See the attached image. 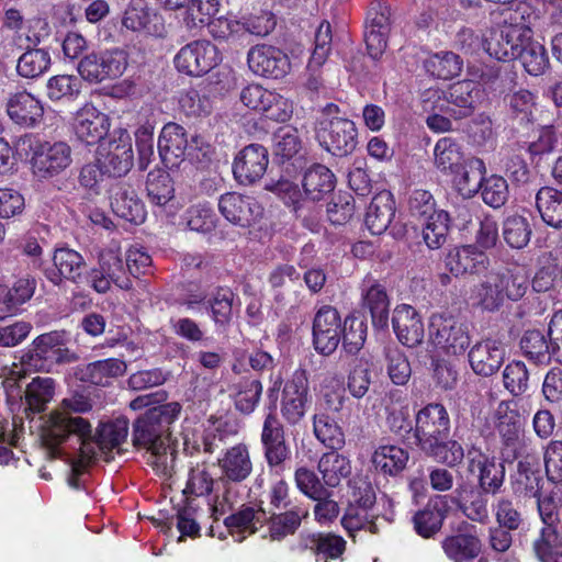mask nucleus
Wrapping results in <instances>:
<instances>
[{"label":"nucleus","mask_w":562,"mask_h":562,"mask_svg":"<svg viewBox=\"0 0 562 562\" xmlns=\"http://www.w3.org/2000/svg\"><path fill=\"white\" fill-rule=\"evenodd\" d=\"M434 162L443 173L460 171L464 162L460 145L451 137L440 138L434 148Z\"/></svg>","instance_id":"obj_43"},{"label":"nucleus","mask_w":562,"mask_h":562,"mask_svg":"<svg viewBox=\"0 0 562 562\" xmlns=\"http://www.w3.org/2000/svg\"><path fill=\"white\" fill-rule=\"evenodd\" d=\"M91 401L82 394L64 398L49 414L42 435L44 445L50 450H55L70 437H76L81 450L91 456L94 452L93 445L89 440L91 439V424L79 415L91 411Z\"/></svg>","instance_id":"obj_1"},{"label":"nucleus","mask_w":562,"mask_h":562,"mask_svg":"<svg viewBox=\"0 0 562 562\" xmlns=\"http://www.w3.org/2000/svg\"><path fill=\"white\" fill-rule=\"evenodd\" d=\"M520 348L526 357L536 362L544 363L553 358L547 335L538 329L527 330L524 334Z\"/></svg>","instance_id":"obj_60"},{"label":"nucleus","mask_w":562,"mask_h":562,"mask_svg":"<svg viewBox=\"0 0 562 562\" xmlns=\"http://www.w3.org/2000/svg\"><path fill=\"white\" fill-rule=\"evenodd\" d=\"M52 64L48 50L33 48L24 52L18 59L16 71L23 78H37L46 72Z\"/></svg>","instance_id":"obj_51"},{"label":"nucleus","mask_w":562,"mask_h":562,"mask_svg":"<svg viewBox=\"0 0 562 562\" xmlns=\"http://www.w3.org/2000/svg\"><path fill=\"white\" fill-rule=\"evenodd\" d=\"M95 160L109 176L126 175L134 161L131 135L124 130L114 131L108 142L99 145Z\"/></svg>","instance_id":"obj_10"},{"label":"nucleus","mask_w":562,"mask_h":562,"mask_svg":"<svg viewBox=\"0 0 562 562\" xmlns=\"http://www.w3.org/2000/svg\"><path fill=\"white\" fill-rule=\"evenodd\" d=\"M531 37L532 30L525 13L515 10L505 14L499 23L486 31L481 45L491 57L507 61L516 59Z\"/></svg>","instance_id":"obj_2"},{"label":"nucleus","mask_w":562,"mask_h":562,"mask_svg":"<svg viewBox=\"0 0 562 562\" xmlns=\"http://www.w3.org/2000/svg\"><path fill=\"white\" fill-rule=\"evenodd\" d=\"M479 95L480 90L473 80L459 81L447 90L432 92L436 103L432 109L460 120L472 114Z\"/></svg>","instance_id":"obj_13"},{"label":"nucleus","mask_w":562,"mask_h":562,"mask_svg":"<svg viewBox=\"0 0 562 562\" xmlns=\"http://www.w3.org/2000/svg\"><path fill=\"white\" fill-rule=\"evenodd\" d=\"M128 66V54L119 47L85 55L77 65L81 79L101 83L120 78Z\"/></svg>","instance_id":"obj_6"},{"label":"nucleus","mask_w":562,"mask_h":562,"mask_svg":"<svg viewBox=\"0 0 562 562\" xmlns=\"http://www.w3.org/2000/svg\"><path fill=\"white\" fill-rule=\"evenodd\" d=\"M468 357L472 370L477 375L491 376L504 362L505 347L497 339H483L470 349Z\"/></svg>","instance_id":"obj_28"},{"label":"nucleus","mask_w":562,"mask_h":562,"mask_svg":"<svg viewBox=\"0 0 562 562\" xmlns=\"http://www.w3.org/2000/svg\"><path fill=\"white\" fill-rule=\"evenodd\" d=\"M450 431V418L441 404H428L416 415L415 437L423 451L446 440Z\"/></svg>","instance_id":"obj_15"},{"label":"nucleus","mask_w":562,"mask_h":562,"mask_svg":"<svg viewBox=\"0 0 562 562\" xmlns=\"http://www.w3.org/2000/svg\"><path fill=\"white\" fill-rule=\"evenodd\" d=\"M215 484L211 470L206 463H198L188 473V480L183 490L184 495L195 497L211 494Z\"/></svg>","instance_id":"obj_63"},{"label":"nucleus","mask_w":562,"mask_h":562,"mask_svg":"<svg viewBox=\"0 0 562 562\" xmlns=\"http://www.w3.org/2000/svg\"><path fill=\"white\" fill-rule=\"evenodd\" d=\"M395 214L394 200L389 191L378 193L368 206L366 225L373 235L386 231Z\"/></svg>","instance_id":"obj_34"},{"label":"nucleus","mask_w":562,"mask_h":562,"mask_svg":"<svg viewBox=\"0 0 562 562\" xmlns=\"http://www.w3.org/2000/svg\"><path fill=\"white\" fill-rule=\"evenodd\" d=\"M335 183V175L329 168L321 164H314L307 168L302 179L304 193L312 201H319L330 193Z\"/></svg>","instance_id":"obj_37"},{"label":"nucleus","mask_w":562,"mask_h":562,"mask_svg":"<svg viewBox=\"0 0 562 562\" xmlns=\"http://www.w3.org/2000/svg\"><path fill=\"white\" fill-rule=\"evenodd\" d=\"M517 58L520 59L525 70L531 76L542 75L550 65L546 47L532 38L522 47Z\"/></svg>","instance_id":"obj_57"},{"label":"nucleus","mask_w":562,"mask_h":562,"mask_svg":"<svg viewBox=\"0 0 562 562\" xmlns=\"http://www.w3.org/2000/svg\"><path fill=\"white\" fill-rule=\"evenodd\" d=\"M65 333L50 331L36 337L23 353L21 362L30 369L47 370L52 364L67 360Z\"/></svg>","instance_id":"obj_11"},{"label":"nucleus","mask_w":562,"mask_h":562,"mask_svg":"<svg viewBox=\"0 0 562 562\" xmlns=\"http://www.w3.org/2000/svg\"><path fill=\"white\" fill-rule=\"evenodd\" d=\"M362 307L368 310L374 326L383 328L387 326L390 313V299L385 286L367 274L360 285Z\"/></svg>","instance_id":"obj_27"},{"label":"nucleus","mask_w":562,"mask_h":562,"mask_svg":"<svg viewBox=\"0 0 562 562\" xmlns=\"http://www.w3.org/2000/svg\"><path fill=\"white\" fill-rule=\"evenodd\" d=\"M218 211L229 223L250 227L261 218L263 210L251 196L227 192L218 199Z\"/></svg>","instance_id":"obj_22"},{"label":"nucleus","mask_w":562,"mask_h":562,"mask_svg":"<svg viewBox=\"0 0 562 562\" xmlns=\"http://www.w3.org/2000/svg\"><path fill=\"white\" fill-rule=\"evenodd\" d=\"M447 507L445 497L438 496L430 499L425 508L417 512L413 518L416 532L424 538L437 533L441 529Z\"/></svg>","instance_id":"obj_35"},{"label":"nucleus","mask_w":562,"mask_h":562,"mask_svg":"<svg viewBox=\"0 0 562 562\" xmlns=\"http://www.w3.org/2000/svg\"><path fill=\"white\" fill-rule=\"evenodd\" d=\"M342 323L338 311L333 306H323L313 321V345L324 356L331 355L341 340Z\"/></svg>","instance_id":"obj_19"},{"label":"nucleus","mask_w":562,"mask_h":562,"mask_svg":"<svg viewBox=\"0 0 562 562\" xmlns=\"http://www.w3.org/2000/svg\"><path fill=\"white\" fill-rule=\"evenodd\" d=\"M536 205L541 218L552 227H562V192L551 188H541L536 196Z\"/></svg>","instance_id":"obj_45"},{"label":"nucleus","mask_w":562,"mask_h":562,"mask_svg":"<svg viewBox=\"0 0 562 562\" xmlns=\"http://www.w3.org/2000/svg\"><path fill=\"white\" fill-rule=\"evenodd\" d=\"M222 60L218 48L207 40H195L179 49L173 58L176 69L184 75L200 77Z\"/></svg>","instance_id":"obj_9"},{"label":"nucleus","mask_w":562,"mask_h":562,"mask_svg":"<svg viewBox=\"0 0 562 562\" xmlns=\"http://www.w3.org/2000/svg\"><path fill=\"white\" fill-rule=\"evenodd\" d=\"M310 401L306 372L295 371L282 391L281 414L288 424L296 425L304 418Z\"/></svg>","instance_id":"obj_20"},{"label":"nucleus","mask_w":562,"mask_h":562,"mask_svg":"<svg viewBox=\"0 0 562 562\" xmlns=\"http://www.w3.org/2000/svg\"><path fill=\"white\" fill-rule=\"evenodd\" d=\"M481 540L474 535H457L442 541V549L451 560L463 562L475 559L481 552Z\"/></svg>","instance_id":"obj_46"},{"label":"nucleus","mask_w":562,"mask_h":562,"mask_svg":"<svg viewBox=\"0 0 562 562\" xmlns=\"http://www.w3.org/2000/svg\"><path fill=\"white\" fill-rule=\"evenodd\" d=\"M385 370L391 381L396 385H404L411 378L412 368L405 353L395 346L384 349Z\"/></svg>","instance_id":"obj_59"},{"label":"nucleus","mask_w":562,"mask_h":562,"mask_svg":"<svg viewBox=\"0 0 562 562\" xmlns=\"http://www.w3.org/2000/svg\"><path fill=\"white\" fill-rule=\"evenodd\" d=\"M128 434V422L125 418H116L100 424L97 434L91 435L93 453L86 454L79 446L80 457L85 462H91L98 458L99 454L104 456L108 460V454L113 450L120 452L121 446L126 441Z\"/></svg>","instance_id":"obj_24"},{"label":"nucleus","mask_w":562,"mask_h":562,"mask_svg":"<svg viewBox=\"0 0 562 562\" xmlns=\"http://www.w3.org/2000/svg\"><path fill=\"white\" fill-rule=\"evenodd\" d=\"M111 207L119 217L136 225L144 223L147 214L134 188L123 182L112 189Z\"/></svg>","instance_id":"obj_31"},{"label":"nucleus","mask_w":562,"mask_h":562,"mask_svg":"<svg viewBox=\"0 0 562 562\" xmlns=\"http://www.w3.org/2000/svg\"><path fill=\"white\" fill-rule=\"evenodd\" d=\"M53 262L56 270L48 272L47 277L54 284H59L63 279L77 281L81 277L85 267L83 257L70 248L56 249Z\"/></svg>","instance_id":"obj_36"},{"label":"nucleus","mask_w":562,"mask_h":562,"mask_svg":"<svg viewBox=\"0 0 562 562\" xmlns=\"http://www.w3.org/2000/svg\"><path fill=\"white\" fill-rule=\"evenodd\" d=\"M525 293V288L518 278L508 270L490 271L484 279L473 289L472 300L474 304L486 311L498 310L506 299L518 300Z\"/></svg>","instance_id":"obj_4"},{"label":"nucleus","mask_w":562,"mask_h":562,"mask_svg":"<svg viewBox=\"0 0 562 562\" xmlns=\"http://www.w3.org/2000/svg\"><path fill=\"white\" fill-rule=\"evenodd\" d=\"M423 228V238L429 249H439L447 240L449 232V216L445 211L431 213L426 217Z\"/></svg>","instance_id":"obj_58"},{"label":"nucleus","mask_w":562,"mask_h":562,"mask_svg":"<svg viewBox=\"0 0 562 562\" xmlns=\"http://www.w3.org/2000/svg\"><path fill=\"white\" fill-rule=\"evenodd\" d=\"M496 428L506 449L513 452L516 458V451L520 447V424L518 415L510 409L509 404L501 402L496 409Z\"/></svg>","instance_id":"obj_41"},{"label":"nucleus","mask_w":562,"mask_h":562,"mask_svg":"<svg viewBox=\"0 0 562 562\" xmlns=\"http://www.w3.org/2000/svg\"><path fill=\"white\" fill-rule=\"evenodd\" d=\"M308 509L304 506H293L283 513L273 514L268 519V532L271 540H282L295 533L302 520L308 517Z\"/></svg>","instance_id":"obj_39"},{"label":"nucleus","mask_w":562,"mask_h":562,"mask_svg":"<svg viewBox=\"0 0 562 562\" xmlns=\"http://www.w3.org/2000/svg\"><path fill=\"white\" fill-rule=\"evenodd\" d=\"M488 494L476 487L462 488L458 491L459 508L470 520L487 524L490 520Z\"/></svg>","instance_id":"obj_40"},{"label":"nucleus","mask_w":562,"mask_h":562,"mask_svg":"<svg viewBox=\"0 0 562 562\" xmlns=\"http://www.w3.org/2000/svg\"><path fill=\"white\" fill-rule=\"evenodd\" d=\"M331 26L329 22L323 21L314 36V47L306 65L307 71L322 69L331 52Z\"/></svg>","instance_id":"obj_55"},{"label":"nucleus","mask_w":562,"mask_h":562,"mask_svg":"<svg viewBox=\"0 0 562 562\" xmlns=\"http://www.w3.org/2000/svg\"><path fill=\"white\" fill-rule=\"evenodd\" d=\"M378 514L373 509L361 508L357 505H348L342 518L341 525L350 537L360 530L369 531L372 535L379 532V527L375 524Z\"/></svg>","instance_id":"obj_49"},{"label":"nucleus","mask_w":562,"mask_h":562,"mask_svg":"<svg viewBox=\"0 0 562 562\" xmlns=\"http://www.w3.org/2000/svg\"><path fill=\"white\" fill-rule=\"evenodd\" d=\"M221 476L229 481L244 482L254 471L249 448L246 443H237L226 449L217 459Z\"/></svg>","instance_id":"obj_30"},{"label":"nucleus","mask_w":562,"mask_h":562,"mask_svg":"<svg viewBox=\"0 0 562 562\" xmlns=\"http://www.w3.org/2000/svg\"><path fill=\"white\" fill-rule=\"evenodd\" d=\"M98 263V268H93L89 273L91 286L97 292H108L112 283L123 290L132 288V281L126 273V265L119 246L113 245L101 250Z\"/></svg>","instance_id":"obj_8"},{"label":"nucleus","mask_w":562,"mask_h":562,"mask_svg":"<svg viewBox=\"0 0 562 562\" xmlns=\"http://www.w3.org/2000/svg\"><path fill=\"white\" fill-rule=\"evenodd\" d=\"M161 432L162 428L144 414L134 424L133 442L146 449L147 463L157 474L168 475L175 458Z\"/></svg>","instance_id":"obj_5"},{"label":"nucleus","mask_w":562,"mask_h":562,"mask_svg":"<svg viewBox=\"0 0 562 562\" xmlns=\"http://www.w3.org/2000/svg\"><path fill=\"white\" fill-rule=\"evenodd\" d=\"M261 443L269 467L280 465L289 458L290 450L285 442L283 425L278 418L276 407L270 408L265 417Z\"/></svg>","instance_id":"obj_26"},{"label":"nucleus","mask_w":562,"mask_h":562,"mask_svg":"<svg viewBox=\"0 0 562 562\" xmlns=\"http://www.w3.org/2000/svg\"><path fill=\"white\" fill-rule=\"evenodd\" d=\"M467 470L477 480V488L496 495L501 492L505 482V465L498 462L496 457L483 452L472 446L467 451Z\"/></svg>","instance_id":"obj_14"},{"label":"nucleus","mask_w":562,"mask_h":562,"mask_svg":"<svg viewBox=\"0 0 562 562\" xmlns=\"http://www.w3.org/2000/svg\"><path fill=\"white\" fill-rule=\"evenodd\" d=\"M249 69L257 76L282 79L291 70L289 56L272 45H256L247 54Z\"/></svg>","instance_id":"obj_17"},{"label":"nucleus","mask_w":562,"mask_h":562,"mask_svg":"<svg viewBox=\"0 0 562 562\" xmlns=\"http://www.w3.org/2000/svg\"><path fill=\"white\" fill-rule=\"evenodd\" d=\"M532 229L529 221L521 215H510L503 223V237L506 244L516 249L526 247L530 240Z\"/></svg>","instance_id":"obj_56"},{"label":"nucleus","mask_w":562,"mask_h":562,"mask_svg":"<svg viewBox=\"0 0 562 562\" xmlns=\"http://www.w3.org/2000/svg\"><path fill=\"white\" fill-rule=\"evenodd\" d=\"M484 173V162L479 158H473L467 164L463 162L460 171L451 175L458 191L463 196L471 198L479 191Z\"/></svg>","instance_id":"obj_47"},{"label":"nucleus","mask_w":562,"mask_h":562,"mask_svg":"<svg viewBox=\"0 0 562 562\" xmlns=\"http://www.w3.org/2000/svg\"><path fill=\"white\" fill-rule=\"evenodd\" d=\"M204 145L200 135L192 136L189 143L186 128L175 122L165 124L158 138V151L167 168L179 167L189 149H203Z\"/></svg>","instance_id":"obj_12"},{"label":"nucleus","mask_w":562,"mask_h":562,"mask_svg":"<svg viewBox=\"0 0 562 562\" xmlns=\"http://www.w3.org/2000/svg\"><path fill=\"white\" fill-rule=\"evenodd\" d=\"M267 521L266 512L251 505H243L236 513L227 516L225 526L235 532L255 533Z\"/></svg>","instance_id":"obj_44"},{"label":"nucleus","mask_w":562,"mask_h":562,"mask_svg":"<svg viewBox=\"0 0 562 562\" xmlns=\"http://www.w3.org/2000/svg\"><path fill=\"white\" fill-rule=\"evenodd\" d=\"M334 103L326 104L315 122V137L319 145L335 156H347L357 146V128L352 121L339 115Z\"/></svg>","instance_id":"obj_3"},{"label":"nucleus","mask_w":562,"mask_h":562,"mask_svg":"<svg viewBox=\"0 0 562 562\" xmlns=\"http://www.w3.org/2000/svg\"><path fill=\"white\" fill-rule=\"evenodd\" d=\"M5 112L15 125L35 128L42 124L45 110L41 99L25 89H19L8 94Z\"/></svg>","instance_id":"obj_18"},{"label":"nucleus","mask_w":562,"mask_h":562,"mask_svg":"<svg viewBox=\"0 0 562 562\" xmlns=\"http://www.w3.org/2000/svg\"><path fill=\"white\" fill-rule=\"evenodd\" d=\"M126 371V363L120 359L109 358L89 363L83 372V379L95 385H108Z\"/></svg>","instance_id":"obj_48"},{"label":"nucleus","mask_w":562,"mask_h":562,"mask_svg":"<svg viewBox=\"0 0 562 562\" xmlns=\"http://www.w3.org/2000/svg\"><path fill=\"white\" fill-rule=\"evenodd\" d=\"M317 470L324 485L337 487L342 480L351 474L350 460L337 450L323 453L318 460Z\"/></svg>","instance_id":"obj_38"},{"label":"nucleus","mask_w":562,"mask_h":562,"mask_svg":"<svg viewBox=\"0 0 562 562\" xmlns=\"http://www.w3.org/2000/svg\"><path fill=\"white\" fill-rule=\"evenodd\" d=\"M540 482L539 473L520 462L510 480L513 494L524 499L536 498L540 494Z\"/></svg>","instance_id":"obj_53"},{"label":"nucleus","mask_w":562,"mask_h":562,"mask_svg":"<svg viewBox=\"0 0 562 562\" xmlns=\"http://www.w3.org/2000/svg\"><path fill=\"white\" fill-rule=\"evenodd\" d=\"M148 198L156 205L162 206L173 198V184L170 176L161 170L150 171L147 176Z\"/></svg>","instance_id":"obj_64"},{"label":"nucleus","mask_w":562,"mask_h":562,"mask_svg":"<svg viewBox=\"0 0 562 562\" xmlns=\"http://www.w3.org/2000/svg\"><path fill=\"white\" fill-rule=\"evenodd\" d=\"M488 263L486 254L473 245L456 247L446 257V267L454 277L481 273Z\"/></svg>","instance_id":"obj_32"},{"label":"nucleus","mask_w":562,"mask_h":562,"mask_svg":"<svg viewBox=\"0 0 562 562\" xmlns=\"http://www.w3.org/2000/svg\"><path fill=\"white\" fill-rule=\"evenodd\" d=\"M55 384L50 378H35L26 387V403L33 413L45 409L54 396Z\"/></svg>","instance_id":"obj_61"},{"label":"nucleus","mask_w":562,"mask_h":562,"mask_svg":"<svg viewBox=\"0 0 562 562\" xmlns=\"http://www.w3.org/2000/svg\"><path fill=\"white\" fill-rule=\"evenodd\" d=\"M392 324L397 339L407 347H415L424 339V324L411 305L401 304L393 311Z\"/></svg>","instance_id":"obj_29"},{"label":"nucleus","mask_w":562,"mask_h":562,"mask_svg":"<svg viewBox=\"0 0 562 562\" xmlns=\"http://www.w3.org/2000/svg\"><path fill=\"white\" fill-rule=\"evenodd\" d=\"M268 164V150L262 145L250 144L235 157L233 173L240 184H252L262 178Z\"/></svg>","instance_id":"obj_25"},{"label":"nucleus","mask_w":562,"mask_h":562,"mask_svg":"<svg viewBox=\"0 0 562 562\" xmlns=\"http://www.w3.org/2000/svg\"><path fill=\"white\" fill-rule=\"evenodd\" d=\"M72 150L66 142L41 144L31 159L33 173L42 179L53 178L72 162Z\"/></svg>","instance_id":"obj_16"},{"label":"nucleus","mask_w":562,"mask_h":562,"mask_svg":"<svg viewBox=\"0 0 562 562\" xmlns=\"http://www.w3.org/2000/svg\"><path fill=\"white\" fill-rule=\"evenodd\" d=\"M111 127L110 116L92 103H86L75 114L72 130L77 138L87 144L95 145L102 140Z\"/></svg>","instance_id":"obj_21"},{"label":"nucleus","mask_w":562,"mask_h":562,"mask_svg":"<svg viewBox=\"0 0 562 562\" xmlns=\"http://www.w3.org/2000/svg\"><path fill=\"white\" fill-rule=\"evenodd\" d=\"M122 25L134 33L161 37L166 32L164 20L146 0H131L124 11Z\"/></svg>","instance_id":"obj_23"},{"label":"nucleus","mask_w":562,"mask_h":562,"mask_svg":"<svg viewBox=\"0 0 562 562\" xmlns=\"http://www.w3.org/2000/svg\"><path fill=\"white\" fill-rule=\"evenodd\" d=\"M346 541L335 535H311L305 539V547L308 548L317 560L328 562L329 559L339 558L345 551Z\"/></svg>","instance_id":"obj_52"},{"label":"nucleus","mask_w":562,"mask_h":562,"mask_svg":"<svg viewBox=\"0 0 562 562\" xmlns=\"http://www.w3.org/2000/svg\"><path fill=\"white\" fill-rule=\"evenodd\" d=\"M371 461L376 471L396 475L405 469L408 452L397 445H381L374 450Z\"/></svg>","instance_id":"obj_42"},{"label":"nucleus","mask_w":562,"mask_h":562,"mask_svg":"<svg viewBox=\"0 0 562 562\" xmlns=\"http://www.w3.org/2000/svg\"><path fill=\"white\" fill-rule=\"evenodd\" d=\"M210 316L220 330H225L239 313V302L229 288H217L206 301Z\"/></svg>","instance_id":"obj_33"},{"label":"nucleus","mask_w":562,"mask_h":562,"mask_svg":"<svg viewBox=\"0 0 562 562\" xmlns=\"http://www.w3.org/2000/svg\"><path fill=\"white\" fill-rule=\"evenodd\" d=\"M461 65L459 56L452 52L434 54L424 61V67L429 75L443 80L458 76Z\"/></svg>","instance_id":"obj_54"},{"label":"nucleus","mask_w":562,"mask_h":562,"mask_svg":"<svg viewBox=\"0 0 562 562\" xmlns=\"http://www.w3.org/2000/svg\"><path fill=\"white\" fill-rule=\"evenodd\" d=\"M431 344L448 356L463 355L471 344L468 326L451 315L436 313L429 318Z\"/></svg>","instance_id":"obj_7"},{"label":"nucleus","mask_w":562,"mask_h":562,"mask_svg":"<svg viewBox=\"0 0 562 562\" xmlns=\"http://www.w3.org/2000/svg\"><path fill=\"white\" fill-rule=\"evenodd\" d=\"M313 431L317 440L331 450H339L345 446L344 431L331 417L324 413L314 415Z\"/></svg>","instance_id":"obj_50"},{"label":"nucleus","mask_w":562,"mask_h":562,"mask_svg":"<svg viewBox=\"0 0 562 562\" xmlns=\"http://www.w3.org/2000/svg\"><path fill=\"white\" fill-rule=\"evenodd\" d=\"M81 90V80L74 75H56L46 83V95L50 101L75 99Z\"/></svg>","instance_id":"obj_62"}]
</instances>
